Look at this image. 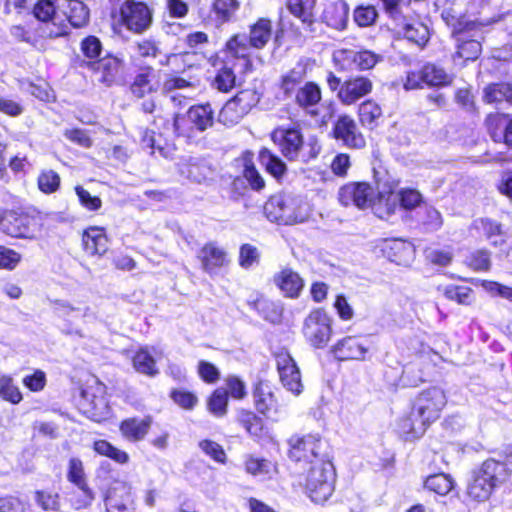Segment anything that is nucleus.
Instances as JSON below:
<instances>
[{"label": "nucleus", "instance_id": "obj_1", "mask_svg": "<svg viewBox=\"0 0 512 512\" xmlns=\"http://www.w3.org/2000/svg\"><path fill=\"white\" fill-rule=\"evenodd\" d=\"M264 214L271 222L294 225L303 223L309 218L310 207L300 196L279 193L271 196L265 203Z\"/></svg>", "mask_w": 512, "mask_h": 512}, {"label": "nucleus", "instance_id": "obj_2", "mask_svg": "<svg viewBox=\"0 0 512 512\" xmlns=\"http://www.w3.org/2000/svg\"><path fill=\"white\" fill-rule=\"evenodd\" d=\"M508 475L507 463L487 459L473 472L466 494L473 501L484 502L490 498L496 487L506 481Z\"/></svg>", "mask_w": 512, "mask_h": 512}, {"label": "nucleus", "instance_id": "obj_3", "mask_svg": "<svg viewBox=\"0 0 512 512\" xmlns=\"http://www.w3.org/2000/svg\"><path fill=\"white\" fill-rule=\"evenodd\" d=\"M171 134L176 137H194L195 132H204L214 124V111L209 103L191 106L185 114H175L167 121Z\"/></svg>", "mask_w": 512, "mask_h": 512}, {"label": "nucleus", "instance_id": "obj_4", "mask_svg": "<svg viewBox=\"0 0 512 512\" xmlns=\"http://www.w3.org/2000/svg\"><path fill=\"white\" fill-rule=\"evenodd\" d=\"M335 478V468L329 457L311 464L306 478V492L310 499L315 503L327 501L334 491Z\"/></svg>", "mask_w": 512, "mask_h": 512}, {"label": "nucleus", "instance_id": "obj_5", "mask_svg": "<svg viewBox=\"0 0 512 512\" xmlns=\"http://www.w3.org/2000/svg\"><path fill=\"white\" fill-rule=\"evenodd\" d=\"M454 80V75L449 73L439 64L426 62L419 71L407 73L404 83L405 90L421 89L424 86L429 88H443L450 86Z\"/></svg>", "mask_w": 512, "mask_h": 512}, {"label": "nucleus", "instance_id": "obj_6", "mask_svg": "<svg viewBox=\"0 0 512 512\" xmlns=\"http://www.w3.org/2000/svg\"><path fill=\"white\" fill-rule=\"evenodd\" d=\"M447 404L445 392L439 387L421 391L414 399L412 415L421 418L428 426L439 419Z\"/></svg>", "mask_w": 512, "mask_h": 512}, {"label": "nucleus", "instance_id": "obj_7", "mask_svg": "<svg viewBox=\"0 0 512 512\" xmlns=\"http://www.w3.org/2000/svg\"><path fill=\"white\" fill-rule=\"evenodd\" d=\"M289 457L299 462L307 461L313 464L321 458H328V454L323 450L325 442L317 435L292 436L289 441Z\"/></svg>", "mask_w": 512, "mask_h": 512}, {"label": "nucleus", "instance_id": "obj_8", "mask_svg": "<svg viewBox=\"0 0 512 512\" xmlns=\"http://www.w3.org/2000/svg\"><path fill=\"white\" fill-rule=\"evenodd\" d=\"M303 333L315 348H324L331 337V319L322 309L313 310L305 319Z\"/></svg>", "mask_w": 512, "mask_h": 512}, {"label": "nucleus", "instance_id": "obj_9", "mask_svg": "<svg viewBox=\"0 0 512 512\" xmlns=\"http://www.w3.org/2000/svg\"><path fill=\"white\" fill-rule=\"evenodd\" d=\"M456 41L457 50L453 55V60L457 58L463 61H475L481 54L482 46L480 39L482 38L481 29L474 24L473 28H461L452 35Z\"/></svg>", "mask_w": 512, "mask_h": 512}, {"label": "nucleus", "instance_id": "obj_10", "mask_svg": "<svg viewBox=\"0 0 512 512\" xmlns=\"http://www.w3.org/2000/svg\"><path fill=\"white\" fill-rule=\"evenodd\" d=\"M271 139L286 159L290 161L299 159L304 146V138L299 128L277 127L272 131Z\"/></svg>", "mask_w": 512, "mask_h": 512}, {"label": "nucleus", "instance_id": "obj_11", "mask_svg": "<svg viewBox=\"0 0 512 512\" xmlns=\"http://www.w3.org/2000/svg\"><path fill=\"white\" fill-rule=\"evenodd\" d=\"M120 12L124 24L131 31L141 33L152 23V12L142 2L127 0L122 4Z\"/></svg>", "mask_w": 512, "mask_h": 512}, {"label": "nucleus", "instance_id": "obj_12", "mask_svg": "<svg viewBox=\"0 0 512 512\" xmlns=\"http://www.w3.org/2000/svg\"><path fill=\"white\" fill-rule=\"evenodd\" d=\"M373 194V188L367 183H349L339 189L338 199L343 206L355 205L364 209L372 205Z\"/></svg>", "mask_w": 512, "mask_h": 512}, {"label": "nucleus", "instance_id": "obj_13", "mask_svg": "<svg viewBox=\"0 0 512 512\" xmlns=\"http://www.w3.org/2000/svg\"><path fill=\"white\" fill-rule=\"evenodd\" d=\"M135 501L131 488L123 483L116 482L109 488L105 497V512H135Z\"/></svg>", "mask_w": 512, "mask_h": 512}, {"label": "nucleus", "instance_id": "obj_14", "mask_svg": "<svg viewBox=\"0 0 512 512\" xmlns=\"http://www.w3.org/2000/svg\"><path fill=\"white\" fill-rule=\"evenodd\" d=\"M277 369L284 387L298 395L302 391L301 374L296 362L288 352H280L276 355Z\"/></svg>", "mask_w": 512, "mask_h": 512}, {"label": "nucleus", "instance_id": "obj_15", "mask_svg": "<svg viewBox=\"0 0 512 512\" xmlns=\"http://www.w3.org/2000/svg\"><path fill=\"white\" fill-rule=\"evenodd\" d=\"M160 119L162 120V118ZM167 121L169 120L163 119L164 127L162 131H159L158 138L155 137V132L149 129H145L141 136V145L144 148L150 149L151 154L157 150L164 158L170 157L175 150L174 145L170 142L176 136L171 134Z\"/></svg>", "mask_w": 512, "mask_h": 512}, {"label": "nucleus", "instance_id": "obj_16", "mask_svg": "<svg viewBox=\"0 0 512 512\" xmlns=\"http://www.w3.org/2000/svg\"><path fill=\"white\" fill-rule=\"evenodd\" d=\"M197 258L201 262L203 271L211 277L218 275L219 271L229 263L226 251L214 242L205 244L199 250Z\"/></svg>", "mask_w": 512, "mask_h": 512}, {"label": "nucleus", "instance_id": "obj_17", "mask_svg": "<svg viewBox=\"0 0 512 512\" xmlns=\"http://www.w3.org/2000/svg\"><path fill=\"white\" fill-rule=\"evenodd\" d=\"M334 137L349 148H362L365 139L358 131L355 121L348 115L340 116L333 128Z\"/></svg>", "mask_w": 512, "mask_h": 512}, {"label": "nucleus", "instance_id": "obj_18", "mask_svg": "<svg viewBox=\"0 0 512 512\" xmlns=\"http://www.w3.org/2000/svg\"><path fill=\"white\" fill-rule=\"evenodd\" d=\"M67 479L77 486L82 493L81 501L76 508L80 509L89 506L94 499V493L86 483L83 463L79 458L73 457L69 460Z\"/></svg>", "mask_w": 512, "mask_h": 512}, {"label": "nucleus", "instance_id": "obj_19", "mask_svg": "<svg viewBox=\"0 0 512 512\" xmlns=\"http://www.w3.org/2000/svg\"><path fill=\"white\" fill-rule=\"evenodd\" d=\"M372 87L370 79L363 76L353 77L342 84L338 98L343 104L351 105L368 95L372 91Z\"/></svg>", "mask_w": 512, "mask_h": 512}, {"label": "nucleus", "instance_id": "obj_20", "mask_svg": "<svg viewBox=\"0 0 512 512\" xmlns=\"http://www.w3.org/2000/svg\"><path fill=\"white\" fill-rule=\"evenodd\" d=\"M152 422L153 419L150 415L143 418H126L120 422L119 431L125 440L132 443L140 442L147 436Z\"/></svg>", "mask_w": 512, "mask_h": 512}, {"label": "nucleus", "instance_id": "obj_21", "mask_svg": "<svg viewBox=\"0 0 512 512\" xmlns=\"http://www.w3.org/2000/svg\"><path fill=\"white\" fill-rule=\"evenodd\" d=\"M108 237L105 229L98 226H90L82 233V246L84 251L90 256H102L108 248Z\"/></svg>", "mask_w": 512, "mask_h": 512}, {"label": "nucleus", "instance_id": "obj_22", "mask_svg": "<svg viewBox=\"0 0 512 512\" xmlns=\"http://www.w3.org/2000/svg\"><path fill=\"white\" fill-rule=\"evenodd\" d=\"M177 167L182 176L196 183L205 181L211 174L210 167L199 157H183Z\"/></svg>", "mask_w": 512, "mask_h": 512}, {"label": "nucleus", "instance_id": "obj_23", "mask_svg": "<svg viewBox=\"0 0 512 512\" xmlns=\"http://www.w3.org/2000/svg\"><path fill=\"white\" fill-rule=\"evenodd\" d=\"M368 348L360 338L347 336L333 347L335 357L340 360H363Z\"/></svg>", "mask_w": 512, "mask_h": 512}, {"label": "nucleus", "instance_id": "obj_24", "mask_svg": "<svg viewBox=\"0 0 512 512\" xmlns=\"http://www.w3.org/2000/svg\"><path fill=\"white\" fill-rule=\"evenodd\" d=\"M321 100V89L314 82H307L295 92V103L313 117L318 115L315 108Z\"/></svg>", "mask_w": 512, "mask_h": 512}, {"label": "nucleus", "instance_id": "obj_25", "mask_svg": "<svg viewBox=\"0 0 512 512\" xmlns=\"http://www.w3.org/2000/svg\"><path fill=\"white\" fill-rule=\"evenodd\" d=\"M273 282L285 296L290 298L299 297L304 287L303 279L290 268H284L279 273H276L273 277Z\"/></svg>", "mask_w": 512, "mask_h": 512}, {"label": "nucleus", "instance_id": "obj_26", "mask_svg": "<svg viewBox=\"0 0 512 512\" xmlns=\"http://www.w3.org/2000/svg\"><path fill=\"white\" fill-rule=\"evenodd\" d=\"M255 407L263 415L270 417L277 412V400L267 382L260 381L253 392Z\"/></svg>", "mask_w": 512, "mask_h": 512}, {"label": "nucleus", "instance_id": "obj_27", "mask_svg": "<svg viewBox=\"0 0 512 512\" xmlns=\"http://www.w3.org/2000/svg\"><path fill=\"white\" fill-rule=\"evenodd\" d=\"M84 414L95 422H101L109 416L110 409L106 399L102 396H95L88 391H82Z\"/></svg>", "mask_w": 512, "mask_h": 512}, {"label": "nucleus", "instance_id": "obj_28", "mask_svg": "<svg viewBox=\"0 0 512 512\" xmlns=\"http://www.w3.org/2000/svg\"><path fill=\"white\" fill-rule=\"evenodd\" d=\"M157 75L153 68L147 67L142 69L134 78L131 84V92L138 98L156 92L158 90Z\"/></svg>", "mask_w": 512, "mask_h": 512}, {"label": "nucleus", "instance_id": "obj_29", "mask_svg": "<svg viewBox=\"0 0 512 512\" xmlns=\"http://www.w3.org/2000/svg\"><path fill=\"white\" fill-rule=\"evenodd\" d=\"M489 134L496 142L503 141L507 146L512 147V118L494 115L487 118Z\"/></svg>", "mask_w": 512, "mask_h": 512}, {"label": "nucleus", "instance_id": "obj_30", "mask_svg": "<svg viewBox=\"0 0 512 512\" xmlns=\"http://www.w3.org/2000/svg\"><path fill=\"white\" fill-rule=\"evenodd\" d=\"M251 48L245 34L235 35L226 43V49L230 55L243 61L244 72L252 70V62L250 60Z\"/></svg>", "mask_w": 512, "mask_h": 512}, {"label": "nucleus", "instance_id": "obj_31", "mask_svg": "<svg viewBox=\"0 0 512 512\" xmlns=\"http://www.w3.org/2000/svg\"><path fill=\"white\" fill-rule=\"evenodd\" d=\"M315 0H287L286 6L288 11L295 17L301 20L302 24L306 26V30L314 32L315 19L313 15V7Z\"/></svg>", "mask_w": 512, "mask_h": 512}, {"label": "nucleus", "instance_id": "obj_32", "mask_svg": "<svg viewBox=\"0 0 512 512\" xmlns=\"http://www.w3.org/2000/svg\"><path fill=\"white\" fill-rule=\"evenodd\" d=\"M30 219L23 213L8 211L3 223V230L7 235L16 238H25L29 234Z\"/></svg>", "mask_w": 512, "mask_h": 512}, {"label": "nucleus", "instance_id": "obj_33", "mask_svg": "<svg viewBox=\"0 0 512 512\" xmlns=\"http://www.w3.org/2000/svg\"><path fill=\"white\" fill-rule=\"evenodd\" d=\"M80 52L83 57L80 66L89 69L101 58L103 53L102 42L94 35L86 36L80 42Z\"/></svg>", "mask_w": 512, "mask_h": 512}, {"label": "nucleus", "instance_id": "obj_34", "mask_svg": "<svg viewBox=\"0 0 512 512\" xmlns=\"http://www.w3.org/2000/svg\"><path fill=\"white\" fill-rule=\"evenodd\" d=\"M349 7L344 1H336L330 4L323 13L326 24L336 30L346 28L348 21Z\"/></svg>", "mask_w": 512, "mask_h": 512}, {"label": "nucleus", "instance_id": "obj_35", "mask_svg": "<svg viewBox=\"0 0 512 512\" xmlns=\"http://www.w3.org/2000/svg\"><path fill=\"white\" fill-rule=\"evenodd\" d=\"M272 35V22L269 19L261 18L250 26L247 36L249 45L255 49H262L269 42Z\"/></svg>", "mask_w": 512, "mask_h": 512}, {"label": "nucleus", "instance_id": "obj_36", "mask_svg": "<svg viewBox=\"0 0 512 512\" xmlns=\"http://www.w3.org/2000/svg\"><path fill=\"white\" fill-rule=\"evenodd\" d=\"M338 54L343 59L352 61L360 70L371 69L381 60L380 55L368 50H340L338 51Z\"/></svg>", "mask_w": 512, "mask_h": 512}, {"label": "nucleus", "instance_id": "obj_37", "mask_svg": "<svg viewBox=\"0 0 512 512\" xmlns=\"http://www.w3.org/2000/svg\"><path fill=\"white\" fill-rule=\"evenodd\" d=\"M429 426L419 417H414L412 413L405 418L400 419L398 423L399 432L406 440H414L422 437Z\"/></svg>", "mask_w": 512, "mask_h": 512}, {"label": "nucleus", "instance_id": "obj_38", "mask_svg": "<svg viewBox=\"0 0 512 512\" xmlns=\"http://www.w3.org/2000/svg\"><path fill=\"white\" fill-rule=\"evenodd\" d=\"M119 65V60L116 57H101L89 69L101 72L102 76L99 78V81L109 85L118 73Z\"/></svg>", "mask_w": 512, "mask_h": 512}, {"label": "nucleus", "instance_id": "obj_39", "mask_svg": "<svg viewBox=\"0 0 512 512\" xmlns=\"http://www.w3.org/2000/svg\"><path fill=\"white\" fill-rule=\"evenodd\" d=\"M259 161L266 171L276 179H280L286 173V164L267 148L260 150Z\"/></svg>", "mask_w": 512, "mask_h": 512}, {"label": "nucleus", "instance_id": "obj_40", "mask_svg": "<svg viewBox=\"0 0 512 512\" xmlns=\"http://www.w3.org/2000/svg\"><path fill=\"white\" fill-rule=\"evenodd\" d=\"M305 77L306 69L304 65L297 63L295 67L281 76L280 89L286 96H289L295 90V87L305 79Z\"/></svg>", "mask_w": 512, "mask_h": 512}, {"label": "nucleus", "instance_id": "obj_41", "mask_svg": "<svg viewBox=\"0 0 512 512\" xmlns=\"http://www.w3.org/2000/svg\"><path fill=\"white\" fill-rule=\"evenodd\" d=\"M484 99L488 103H512V86L509 83L491 84L485 89Z\"/></svg>", "mask_w": 512, "mask_h": 512}, {"label": "nucleus", "instance_id": "obj_42", "mask_svg": "<svg viewBox=\"0 0 512 512\" xmlns=\"http://www.w3.org/2000/svg\"><path fill=\"white\" fill-rule=\"evenodd\" d=\"M373 171L379 197L385 198L386 196L392 194L395 188L398 186V180L385 169L374 168Z\"/></svg>", "mask_w": 512, "mask_h": 512}, {"label": "nucleus", "instance_id": "obj_43", "mask_svg": "<svg viewBox=\"0 0 512 512\" xmlns=\"http://www.w3.org/2000/svg\"><path fill=\"white\" fill-rule=\"evenodd\" d=\"M133 366L141 374L153 377L158 374L156 362L147 349H140L133 357Z\"/></svg>", "mask_w": 512, "mask_h": 512}, {"label": "nucleus", "instance_id": "obj_44", "mask_svg": "<svg viewBox=\"0 0 512 512\" xmlns=\"http://www.w3.org/2000/svg\"><path fill=\"white\" fill-rule=\"evenodd\" d=\"M403 35L410 42L423 47L429 40V29L421 22L405 23Z\"/></svg>", "mask_w": 512, "mask_h": 512}, {"label": "nucleus", "instance_id": "obj_45", "mask_svg": "<svg viewBox=\"0 0 512 512\" xmlns=\"http://www.w3.org/2000/svg\"><path fill=\"white\" fill-rule=\"evenodd\" d=\"M68 22L69 27L81 28L89 21V10L86 5L79 0L69 2Z\"/></svg>", "mask_w": 512, "mask_h": 512}, {"label": "nucleus", "instance_id": "obj_46", "mask_svg": "<svg viewBox=\"0 0 512 512\" xmlns=\"http://www.w3.org/2000/svg\"><path fill=\"white\" fill-rule=\"evenodd\" d=\"M252 153L245 152L243 154V176L248 181L250 187L255 191H260L265 187V181L255 168L252 162Z\"/></svg>", "mask_w": 512, "mask_h": 512}, {"label": "nucleus", "instance_id": "obj_47", "mask_svg": "<svg viewBox=\"0 0 512 512\" xmlns=\"http://www.w3.org/2000/svg\"><path fill=\"white\" fill-rule=\"evenodd\" d=\"M94 451L102 456H106L119 464H126L129 461V455L106 440H97L93 444Z\"/></svg>", "mask_w": 512, "mask_h": 512}, {"label": "nucleus", "instance_id": "obj_48", "mask_svg": "<svg viewBox=\"0 0 512 512\" xmlns=\"http://www.w3.org/2000/svg\"><path fill=\"white\" fill-rule=\"evenodd\" d=\"M441 17L448 26L453 28L452 35L455 34L458 29L473 28V25L476 24L473 21L465 20L461 15V11L456 10L453 6L445 7L441 12Z\"/></svg>", "mask_w": 512, "mask_h": 512}, {"label": "nucleus", "instance_id": "obj_49", "mask_svg": "<svg viewBox=\"0 0 512 512\" xmlns=\"http://www.w3.org/2000/svg\"><path fill=\"white\" fill-rule=\"evenodd\" d=\"M381 115L382 110L374 101L367 100L359 106V117L364 126L373 128Z\"/></svg>", "mask_w": 512, "mask_h": 512}, {"label": "nucleus", "instance_id": "obj_50", "mask_svg": "<svg viewBox=\"0 0 512 512\" xmlns=\"http://www.w3.org/2000/svg\"><path fill=\"white\" fill-rule=\"evenodd\" d=\"M425 488L439 495H446L453 488V480L444 473L429 476L425 481Z\"/></svg>", "mask_w": 512, "mask_h": 512}, {"label": "nucleus", "instance_id": "obj_51", "mask_svg": "<svg viewBox=\"0 0 512 512\" xmlns=\"http://www.w3.org/2000/svg\"><path fill=\"white\" fill-rule=\"evenodd\" d=\"M247 113H240V105L231 99L226 102L219 112V121L224 125L230 126L238 123Z\"/></svg>", "mask_w": 512, "mask_h": 512}, {"label": "nucleus", "instance_id": "obj_52", "mask_svg": "<svg viewBox=\"0 0 512 512\" xmlns=\"http://www.w3.org/2000/svg\"><path fill=\"white\" fill-rule=\"evenodd\" d=\"M0 397L13 404H18L22 400V393L18 386L14 384L11 376L3 375L0 377Z\"/></svg>", "mask_w": 512, "mask_h": 512}, {"label": "nucleus", "instance_id": "obj_53", "mask_svg": "<svg viewBox=\"0 0 512 512\" xmlns=\"http://www.w3.org/2000/svg\"><path fill=\"white\" fill-rule=\"evenodd\" d=\"M239 7L240 3L238 0H214L212 4V9L217 19L222 22L229 21Z\"/></svg>", "mask_w": 512, "mask_h": 512}, {"label": "nucleus", "instance_id": "obj_54", "mask_svg": "<svg viewBox=\"0 0 512 512\" xmlns=\"http://www.w3.org/2000/svg\"><path fill=\"white\" fill-rule=\"evenodd\" d=\"M228 404L227 391L224 388L216 389L208 400L209 411L217 416L222 417L226 414Z\"/></svg>", "mask_w": 512, "mask_h": 512}, {"label": "nucleus", "instance_id": "obj_55", "mask_svg": "<svg viewBox=\"0 0 512 512\" xmlns=\"http://www.w3.org/2000/svg\"><path fill=\"white\" fill-rule=\"evenodd\" d=\"M60 176L54 170H44L38 176V188L45 194L56 192L60 187Z\"/></svg>", "mask_w": 512, "mask_h": 512}, {"label": "nucleus", "instance_id": "obj_56", "mask_svg": "<svg viewBox=\"0 0 512 512\" xmlns=\"http://www.w3.org/2000/svg\"><path fill=\"white\" fill-rule=\"evenodd\" d=\"M444 295L447 299L454 300L461 305H470L473 300V290L466 286H446Z\"/></svg>", "mask_w": 512, "mask_h": 512}, {"label": "nucleus", "instance_id": "obj_57", "mask_svg": "<svg viewBox=\"0 0 512 512\" xmlns=\"http://www.w3.org/2000/svg\"><path fill=\"white\" fill-rule=\"evenodd\" d=\"M479 223L487 239L490 240L493 245H499L505 242L504 232L500 223L488 218L480 219Z\"/></svg>", "mask_w": 512, "mask_h": 512}, {"label": "nucleus", "instance_id": "obj_58", "mask_svg": "<svg viewBox=\"0 0 512 512\" xmlns=\"http://www.w3.org/2000/svg\"><path fill=\"white\" fill-rule=\"evenodd\" d=\"M377 17L378 12L372 5L358 6L354 10V21L360 27H368L373 25Z\"/></svg>", "mask_w": 512, "mask_h": 512}, {"label": "nucleus", "instance_id": "obj_59", "mask_svg": "<svg viewBox=\"0 0 512 512\" xmlns=\"http://www.w3.org/2000/svg\"><path fill=\"white\" fill-rule=\"evenodd\" d=\"M233 99L240 105V113H248L259 102L260 96L253 89H244Z\"/></svg>", "mask_w": 512, "mask_h": 512}, {"label": "nucleus", "instance_id": "obj_60", "mask_svg": "<svg viewBox=\"0 0 512 512\" xmlns=\"http://www.w3.org/2000/svg\"><path fill=\"white\" fill-rule=\"evenodd\" d=\"M260 253L258 249L251 244H243L239 252V264L244 269L251 268L254 264H258Z\"/></svg>", "mask_w": 512, "mask_h": 512}, {"label": "nucleus", "instance_id": "obj_61", "mask_svg": "<svg viewBox=\"0 0 512 512\" xmlns=\"http://www.w3.org/2000/svg\"><path fill=\"white\" fill-rule=\"evenodd\" d=\"M55 13V5L51 0H39L33 8L34 16L43 23L53 20Z\"/></svg>", "mask_w": 512, "mask_h": 512}, {"label": "nucleus", "instance_id": "obj_62", "mask_svg": "<svg viewBox=\"0 0 512 512\" xmlns=\"http://www.w3.org/2000/svg\"><path fill=\"white\" fill-rule=\"evenodd\" d=\"M235 75L231 68L223 67L214 79L213 85L222 92H228L235 85Z\"/></svg>", "mask_w": 512, "mask_h": 512}, {"label": "nucleus", "instance_id": "obj_63", "mask_svg": "<svg viewBox=\"0 0 512 512\" xmlns=\"http://www.w3.org/2000/svg\"><path fill=\"white\" fill-rule=\"evenodd\" d=\"M70 33V27L64 21L59 23L56 22V18L45 23V27L42 28L41 35L48 38H58L67 36Z\"/></svg>", "mask_w": 512, "mask_h": 512}, {"label": "nucleus", "instance_id": "obj_64", "mask_svg": "<svg viewBox=\"0 0 512 512\" xmlns=\"http://www.w3.org/2000/svg\"><path fill=\"white\" fill-rule=\"evenodd\" d=\"M200 449L216 462L224 464L226 462V453L222 446L211 440H202L199 443Z\"/></svg>", "mask_w": 512, "mask_h": 512}]
</instances>
